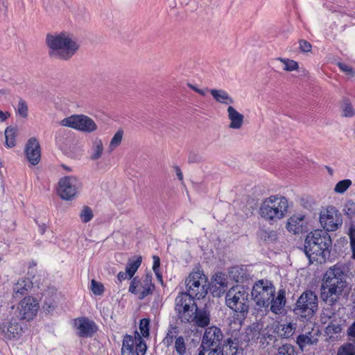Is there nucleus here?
I'll return each mask as SVG.
<instances>
[{
  "instance_id": "obj_1",
  "label": "nucleus",
  "mask_w": 355,
  "mask_h": 355,
  "mask_svg": "<svg viewBox=\"0 0 355 355\" xmlns=\"http://www.w3.org/2000/svg\"><path fill=\"white\" fill-rule=\"evenodd\" d=\"M349 267L345 263H337L323 275L320 297L327 305L336 304L341 297L348 295L350 287L347 282Z\"/></svg>"
},
{
  "instance_id": "obj_2",
  "label": "nucleus",
  "mask_w": 355,
  "mask_h": 355,
  "mask_svg": "<svg viewBox=\"0 0 355 355\" xmlns=\"http://www.w3.org/2000/svg\"><path fill=\"white\" fill-rule=\"evenodd\" d=\"M331 239L327 232L315 230L310 232L305 239L304 252L309 261L324 262L329 258Z\"/></svg>"
},
{
  "instance_id": "obj_3",
  "label": "nucleus",
  "mask_w": 355,
  "mask_h": 355,
  "mask_svg": "<svg viewBox=\"0 0 355 355\" xmlns=\"http://www.w3.org/2000/svg\"><path fill=\"white\" fill-rule=\"evenodd\" d=\"M46 44L50 56L64 60L71 58L79 48L77 41L66 33L48 35Z\"/></svg>"
},
{
  "instance_id": "obj_4",
  "label": "nucleus",
  "mask_w": 355,
  "mask_h": 355,
  "mask_svg": "<svg viewBox=\"0 0 355 355\" xmlns=\"http://www.w3.org/2000/svg\"><path fill=\"white\" fill-rule=\"evenodd\" d=\"M288 209V202L285 197L271 196L261 202L259 214L266 220L275 222L283 218Z\"/></svg>"
},
{
  "instance_id": "obj_5",
  "label": "nucleus",
  "mask_w": 355,
  "mask_h": 355,
  "mask_svg": "<svg viewBox=\"0 0 355 355\" xmlns=\"http://www.w3.org/2000/svg\"><path fill=\"white\" fill-rule=\"evenodd\" d=\"M225 304L234 312L244 315L249 309L248 289L241 285L232 286L226 293Z\"/></svg>"
},
{
  "instance_id": "obj_6",
  "label": "nucleus",
  "mask_w": 355,
  "mask_h": 355,
  "mask_svg": "<svg viewBox=\"0 0 355 355\" xmlns=\"http://www.w3.org/2000/svg\"><path fill=\"white\" fill-rule=\"evenodd\" d=\"M275 291V286L270 281L260 279L254 283L251 295L256 306L259 308H268Z\"/></svg>"
},
{
  "instance_id": "obj_7",
  "label": "nucleus",
  "mask_w": 355,
  "mask_h": 355,
  "mask_svg": "<svg viewBox=\"0 0 355 355\" xmlns=\"http://www.w3.org/2000/svg\"><path fill=\"white\" fill-rule=\"evenodd\" d=\"M187 295L198 299L203 298L207 293V278L199 271L192 272L185 281Z\"/></svg>"
},
{
  "instance_id": "obj_8",
  "label": "nucleus",
  "mask_w": 355,
  "mask_h": 355,
  "mask_svg": "<svg viewBox=\"0 0 355 355\" xmlns=\"http://www.w3.org/2000/svg\"><path fill=\"white\" fill-rule=\"evenodd\" d=\"M318 300L316 294L311 291H306L296 302L295 311L302 317H311L318 310Z\"/></svg>"
},
{
  "instance_id": "obj_9",
  "label": "nucleus",
  "mask_w": 355,
  "mask_h": 355,
  "mask_svg": "<svg viewBox=\"0 0 355 355\" xmlns=\"http://www.w3.org/2000/svg\"><path fill=\"white\" fill-rule=\"evenodd\" d=\"M147 346L141 336L135 332L134 336L126 334L122 341L121 355H145Z\"/></svg>"
},
{
  "instance_id": "obj_10",
  "label": "nucleus",
  "mask_w": 355,
  "mask_h": 355,
  "mask_svg": "<svg viewBox=\"0 0 355 355\" xmlns=\"http://www.w3.org/2000/svg\"><path fill=\"white\" fill-rule=\"evenodd\" d=\"M60 125L62 126L70 127L87 133L93 132L98 128L94 121L84 114H75L64 118L60 121Z\"/></svg>"
},
{
  "instance_id": "obj_11",
  "label": "nucleus",
  "mask_w": 355,
  "mask_h": 355,
  "mask_svg": "<svg viewBox=\"0 0 355 355\" xmlns=\"http://www.w3.org/2000/svg\"><path fill=\"white\" fill-rule=\"evenodd\" d=\"M193 298L186 293H180L175 298V310L182 322L186 323L197 307Z\"/></svg>"
},
{
  "instance_id": "obj_12",
  "label": "nucleus",
  "mask_w": 355,
  "mask_h": 355,
  "mask_svg": "<svg viewBox=\"0 0 355 355\" xmlns=\"http://www.w3.org/2000/svg\"><path fill=\"white\" fill-rule=\"evenodd\" d=\"M320 223L325 232L337 230L343 224V216L339 211L333 206H328L321 210Z\"/></svg>"
},
{
  "instance_id": "obj_13",
  "label": "nucleus",
  "mask_w": 355,
  "mask_h": 355,
  "mask_svg": "<svg viewBox=\"0 0 355 355\" xmlns=\"http://www.w3.org/2000/svg\"><path fill=\"white\" fill-rule=\"evenodd\" d=\"M80 187V182L74 176H67L61 178L58 182V193L63 200L73 199Z\"/></svg>"
},
{
  "instance_id": "obj_14",
  "label": "nucleus",
  "mask_w": 355,
  "mask_h": 355,
  "mask_svg": "<svg viewBox=\"0 0 355 355\" xmlns=\"http://www.w3.org/2000/svg\"><path fill=\"white\" fill-rule=\"evenodd\" d=\"M154 285L152 284V275H146L139 279L135 277L131 281L129 291L131 293L138 295L140 300L152 293Z\"/></svg>"
},
{
  "instance_id": "obj_15",
  "label": "nucleus",
  "mask_w": 355,
  "mask_h": 355,
  "mask_svg": "<svg viewBox=\"0 0 355 355\" xmlns=\"http://www.w3.org/2000/svg\"><path fill=\"white\" fill-rule=\"evenodd\" d=\"M223 334L220 329L211 326L207 328L205 331L200 345L201 349H215L220 348V343L223 340Z\"/></svg>"
},
{
  "instance_id": "obj_16",
  "label": "nucleus",
  "mask_w": 355,
  "mask_h": 355,
  "mask_svg": "<svg viewBox=\"0 0 355 355\" xmlns=\"http://www.w3.org/2000/svg\"><path fill=\"white\" fill-rule=\"evenodd\" d=\"M37 300L31 297H24L19 303L18 309L20 319L31 320L36 315L39 309Z\"/></svg>"
},
{
  "instance_id": "obj_17",
  "label": "nucleus",
  "mask_w": 355,
  "mask_h": 355,
  "mask_svg": "<svg viewBox=\"0 0 355 355\" xmlns=\"http://www.w3.org/2000/svg\"><path fill=\"white\" fill-rule=\"evenodd\" d=\"M74 326L77 330V335L83 338L92 337L97 330L95 323L86 318L76 319Z\"/></svg>"
},
{
  "instance_id": "obj_18",
  "label": "nucleus",
  "mask_w": 355,
  "mask_h": 355,
  "mask_svg": "<svg viewBox=\"0 0 355 355\" xmlns=\"http://www.w3.org/2000/svg\"><path fill=\"white\" fill-rule=\"evenodd\" d=\"M26 156L33 165H37L41 159L40 146L35 137L29 139L26 144Z\"/></svg>"
},
{
  "instance_id": "obj_19",
  "label": "nucleus",
  "mask_w": 355,
  "mask_h": 355,
  "mask_svg": "<svg viewBox=\"0 0 355 355\" xmlns=\"http://www.w3.org/2000/svg\"><path fill=\"white\" fill-rule=\"evenodd\" d=\"M307 220L302 214L293 215L288 219L286 229L295 234L306 232Z\"/></svg>"
},
{
  "instance_id": "obj_20",
  "label": "nucleus",
  "mask_w": 355,
  "mask_h": 355,
  "mask_svg": "<svg viewBox=\"0 0 355 355\" xmlns=\"http://www.w3.org/2000/svg\"><path fill=\"white\" fill-rule=\"evenodd\" d=\"M210 322V313L205 309H195L193 314H191V318L186 323H193L199 327H205L209 325Z\"/></svg>"
},
{
  "instance_id": "obj_21",
  "label": "nucleus",
  "mask_w": 355,
  "mask_h": 355,
  "mask_svg": "<svg viewBox=\"0 0 355 355\" xmlns=\"http://www.w3.org/2000/svg\"><path fill=\"white\" fill-rule=\"evenodd\" d=\"M270 310L276 315H280L283 313L286 305V291L284 289H279L277 293L271 297L270 300Z\"/></svg>"
},
{
  "instance_id": "obj_22",
  "label": "nucleus",
  "mask_w": 355,
  "mask_h": 355,
  "mask_svg": "<svg viewBox=\"0 0 355 355\" xmlns=\"http://www.w3.org/2000/svg\"><path fill=\"white\" fill-rule=\"evenodd\" d=\"M32 282L28 278H21L14 284L13 297L21 298L28 293V291L32 288Z\"/></svg>"
},
{
  "instance_id": "obj_23",
  "label": "nucleus",
  "mask_w": 355,
  "mask_h": 355,
  "mask_svg": "<svg viewBox=\"0 0 355 355\" xmlns=\"http://www.w3.org/2000/svg\"><path fill=\"white\" fill-rule=\"evenodd\" d=\"M227 111L228 119L230 121L229 128L236 130L240 129L243 124L244 116L232 106H229Z\"/></svg>"
},
{
  "instance_id": "obj_24",
  "label": "nucleus",
  "mask_w": 355,
  "mask_h": 355,
  "mask_svg": "<svg viewBox=\"0 0 355 355\" xmlns=\"http://www.w3.org/2000/svg\"><path fill=\"white\" fill-rule=\"evenodd\" d=\"M214 98L218 103L230 105L234 103L233 98L228 94V93L223 89H211L209 91Z\"/></svg>"
},
{
  "instance_id": "obj_25",
  "label": "nucleus",
  "mask_w": 355,
  "mask_h": 355,
  "mask_svg": "<svg viewBox=\"0 0 355 355\" xmlns=\"http://www.w3.org/2000/svg\"><path fill=\"white\" fill-rule=\"evenodd\" d=\"M317 342L318 339L312 332H308L306 334H300L297 338V343L302 350L306 346L313 345Z\"/></svg>"
},
{
  "instance_id": "obj_26",
  "label": "nucleus",
  "mask_w": 355,
  "mask_h": 355,
  "mask_svg": "<svg viewBox=\"0 0 355 355\" xmlns=\"http://www.w3.org/2000/svg\"><path fill=\"white\" fill-rule=\"evenodd\" d=\"M104 147L103 141L99 138H96L92 141L90 152V159L95 161L100 159L102 157Z\"/></svg>"
},
{
  "instance_id": "obj_27",
  "label": "nucleus",
  "mask_w": 355,
  "mask_h": 355,
  "mask_svg": "<svg viewBox=\"0 0 355 355\" xmlns=\"http://www.w3.org/2000/svg\"><path fill=\"white\" fill-rule=\"evenodd\" d=\"M326 327L328 334H339L343 329L344 320L340 316H336L335 319L329 321Z\"/></svg>"
},
{
  "instance_id": "obj_28",
  "label": "nucleus",
  "mask_w": 355,
  "mask_h": 355,
  "mask_svg": "<svg viewBox=\"0 0 355 355\" xmlns=\"http://www.w3.org/2000/svg\"><path fill=\"white\" fill-rule=\"evenodd\" d=\"M239 343L235 340L228 338L223 345L221 352L223 355H236L238 352Z\"/></svg>"
},
{
  "instance_id": "obj_29",
  "label": "nucleus",
  "mask_w": 355,
  "mask_h": 355,
  "mask_svg": "<svg viewBox=\"0 0 355 355\" xmlns=\"http://www.w3.org/2000/svg\"><path fill=\"white\" fill-rule=\"evenodd\" d=\"M2 331L8 338H12L21 333V328L17 323L10 322L3 326Z\"/></svg>"
},
{
  "instance_id": "obj_30",
  "label": "nucleus",
  "mask_w": 355,
  "mask_h": 355,
  "mask_svg": "<svg viewBox=\"0 0 355 355\" xmlns=\"http://www.w3.org/2000/svg\"><path fill=\"white\" fill-rule=\"evenodd\" d=\"M178 334L179 331L178 327L170 324L166 335L163 339V343L165 346L167 347H170L173 343V341L176 340V338L178 337Z\"/></svg>"
},
{
  "instance_id": "obj_31",
  "label": "nucleus",
  "mask_w": 355,
  "mask_h": 355,
  "mask_svg": "<svg viewBox=\"0 0 355 355\" xmlns=\"http://www.w3.org/2000/svg\"><path fill=\"white\" fill-rule=\"evenodd\" d=\"M17 135V130L12 127H8L5 130L6 144L10 147L15 146V137Z\"/></svg>"
},
{
  "instance_id": "obj_32",
  "label": "nucleus",
  "mask_w": 355,
  "mask_h": 355,
  "mask_svg": "<svg viewBox=\"0 0 355 355\" xmlns=\"http://www.w3.org/2000/svg\"><path fill=\"white\" fill-rule=\"evenodd\" d=\"M174 349L178 355H185L187 345L183 336H179L174 342Z\"/></svg>"
},
{
  "instance_id": "obj_33",
  "label": "nucleus",
  "mask_w": 355,
  "mask_h": 355,
  "mask_svg": "<svg viewBox=\"0 0 355 355\" xmlns=\"http://www.w3.org/2000/svg\"><path fill=\"white\" fill-rule=\"evenodd\" d=\"M123 131L122 130H119L112 138L109 146L108 151L109 153H112L116 147H118L123 139Z\"/></svg>"
},
{
  "instance_id": "obj_34",
  "label": "nucleus",
  "mask_w": 355,
  "mask_h": 355,
  "mask_svg": "<svg viewBox=\"0 0 355 355\" xmlns=\"http://www.w3.org/2000/svg\"><path fill=\"white\" fill-rule=\"evenodd\" d=\"M258 236L261 240L267 242H272L277 239V232L273 230H260Z\"/></svg>"
},
{
  "instance_id": "obj_35",
  "label": "nucleus",
  "mask_w": 355,
  "mask_h": 355,
  "mask_svg": "<svg viewBox=\"0 0 355 355\" xmlns=\"http://www.w3.org/2000/svg\"><path fill=\"white\" fill-rule=\"evenodd\" d=\"M141 258L140 257L137 258L136 260H130L128 261L125 270L128 271V273H129V279H131L133 277L141 265Z\"/></svg>"
},
{
  "instance_id": "obj_36",
  "label": "nucleus",
  "mask_w": 355,
  "mask_h": 355,
  "mask_svg": "<svg viewBox=\"0 0 355 355\" xmlns=\"http://www.w3.org/2000/svg\"><path fill=\"white\" fill-rule=\"evenodd\" d=\"M245 275V271L238 267L232 268L230 271V277L238 283L243 282Z\"/></svg>"
},
{
  "instance_id": "obj_37",
  "label": "nucleus",
  "mask_w": 355,
  "mask_h": 355,
  "mask_svg": "<svg viewBox=\"0 0 355 355\" xmlns=\"http://www.w3.org/2000/svg\"><path fill=\"white\" fill-rule=\"evenodd\" d=\"M336 316H339V315L335 312L333 308H324L321 315L322 322L326 324L332 319H335Z\"/></svg>"
},
{
  "instance_id": "obj_38",
  "label": "nucleus",
  "mask_w": 355,
  "mask_h": 355,
  "mask_svg": "<svg viewBox=\"0 0 355 355\" xmlns=\"http://www.w3.org/2000/svg\"><path fill=\"white\" fill-rule=\"evenodd\" d=\"M337 355H355V345L352 343L343 344L338 348Z\"/></svg>"
},
{
  "instance_id": "obj_39",
  "label": "nucleus",
  "mask_w": 355,
  "mask_h": 355,
  "mask_svg": "<svg viewBox=\"0 0 355 355\" xmlns=\"http://www.w3.org/2000/svg\"><path fill=\"white\" fill-rule=\"evenodd\" d=\"M342 111V115L345 117H352L355 114L354 109L348 99L343 101Z\"/></svg>"
},
{
  "instance_id": "obj_40",
  "label": "nucleus",
  "mask_w": 355,
  "mask_h": 355,
  "mask_svg": "<svg viewBox=\"0 0 355 355\" xmlns=\"http://www.w3.org/2000/svg\"><path fill=\"white\" fill-rule=\"evenodd\" d=\"M277 60L284 64V70L285 71H292L297 70L299 67L298 63L295 60L282 58H279Z\"/></svg>"
},
{
  "instance_id": "obj_41",
  "label": "nucleus",
  "mask_w": 355,
  "mask_h": 355,
  "mask_svg": "<svg viewBox=\"0 0 355 355\" xmlns=\"http://www.w3.org/2000/svg\"><path fill=\"white\" fill-rule=\"evenodd\" d=\"M297 352L294 346L285 344L279 347L276 355H297Z\"/></svg>"
},
{
  "instance_id": "obj_42",
  "label": "nucleus",
  "mask_w": 355,
  "mask_h": 355,
  "mask_svg": "<svg viewBox=\"0 0 355 355\" xmlns=\"http://www.w3.org/2000/svg\"><path fill=\"white\" fill-rule=\"evenodd\" d=\"M352 182L349 179L339 181L334 187V191L337 193H343L352 185Z\"/></svg>"
},
{
  "instance_id": "obj_43",
  "label": "nucleus",
  "mask_w": 355,
  "mask_h": 355,
  "mask_svg": "<svg viewBox=\"0 0 355 355\" xmlns=\"http://www.w3.org/2000/svg\"><path fill=\"white\" fill-rule=\"evenodd\" d=\"M296 329V324L288 323L282 326L281 334L285 338H290L293 335Z\"/></svg>"
},
{
  "instance_id": "obj_44",
  "label": "nucleus",
  "mask_w": 355,
  "mask_h": 355,
  "mask_svg": "<svg viewBox=\"0 0 355 355\" xmlns=\"http://www.w3.org/2000/svg\"><path fill=\"white\" fill-rule=\"evenodd\" d=\"M94 216L92 209L88 207L85 206L83 207V209L81 210L80 213V218L81 219V221L83 223H87L90 221Z\"/></svg>"
},
{
  "instance_id": "obj_45",
  "label": "nucleus",
  "mask_w": 355,
  "mask_h": 355,
  "mask_svg": "<svg viewBox=\"0 0 355 355\" xmlns=\"http://www.w3.org/2000/svg\"><path fill=\"white\" fill-rule=\"evenodd\" d=\"M28 108L26 102L23 99H20L17 105V113L21 118L26 119L28 116Z\"/></svg>"
},
{
  "instance_id": "obj_46",
  "label": "nucleus",
  "mask_w": 355,
  "mask_h": 355,
  "mask_svg": "<svg viewBox=\"0 0 355 355\" xmlns=\"http://www.w3.org/2000/svg\"><path fill=\"white\" fill-rule=\"evenodd\" d=\"M149 324L150 320L147 318H144L140 320L139 329L144 337H148L149 336Z\"/></svg>"
},
{
  "instance_id": "obj_47",
  "label": "nucleus",
  "mask_w": 355,
  "mask_h": 355,
  "mask_svg": "<svg viewBox=\"0 0 355 355\" xmlns=\"http://www.w3.org/2000/svg\"><path fill=\"white\" fill-rule=\"evenodd\" d=\"M91 289L94 295H101L104 291L103 286L102 284L92 279L91 282Z\"/></svg>"
},
{
  "instance_id": "obj_48",
  "label": "nucleus",
  "mask_w": 355,
  "mask_h": 355,
  "mask_svg": "<svg viewBox=\"0 0 355 355\" xmlns=\"http://www.w3.org/2000/svg\"><path fill=\"white\" fill-rule=\"evenodd\" d=\"M348 235L350 239V246L352 252V258L355 259V227L351 226L349 229Z\"/></svg>"
},
{
  "instance_id": "obj_49",
  "label": "nucleus",
  "mask_w": 355,
  "mask_h": 355,
  "mask_svg": "<svg viewBox=\"0 0 355 355\" xmlns=\"http://www.w3.org/2000/svg\"><path fill=\"white\" fill-rule=\"evenodd\" d=\"M199 355H223L220 348L202 349Z\"/></svg>"
},
{
  "instance_id": "obj_50",
  "label": "nucleus",
  "mask_w": 355,
  "mask_h": 355,
  "mask_svg": "<svg viewBox=\"0 0 355 355\" xmlns=\"http://www.w3.org/2000/svg\"><path fill=\"white\" fill-rule=\"evenodd\" d=\"M338 66L340 68V69L342 71L345 72L347 75H348L351 77L354 76V72L353 71V69L350 66H349L345 63H343V62L338 63Z\"/></svg>"
},
{
  "instance_id": "obj_51",
  "label": "nucleus",
  "mask_w": 355,
  "mask_h": 355,
  "mask_svg": "<svg viewBox=\"0 0 355 355\" xmlns=\"http://www.w3.org/2000/svg\"><path fill=\"white\" fill-rule=\"evenodd\" d=\"M214 280L216 284L220 285V286H227V279L224 275L222 273H216L214 276Z\"/></svg>"
},
{
  "instance_id": "obj_52",
  "label": "nucleus",
  "mask_w": 355,
  "mask_h": 355,
  "mask_svg": "<svg viewBox=\"0 0 355 355\" xmlns=\"http://www.w3.org/2000/svg\"><path fill=\"white\" fill-rule=\"evenodd\" d=\"M188 87L189 88H191V89H193V91H195L196 92H197L198 94L202 95V96H206L207 94L209 92V89L207 88H205V89H199L197 86L193 85V84H191V83H188Z\"/></svg>"
},
{
  "instance_id": "obj_53",
  "label": "nucleus",
  "mask_w": 355,
  "mask_h": 355,
  "mask_svg": "<svg viewBox=\"0 0 355 355\" xmlns=\"http://www.w3.org/2000/svg\"><path fill=\"white\" fill-rule=\"evenodd\" d=\"M300 48L303 52H309L311 50V44L309 42L302 40L300 41Z\"/></svg>"
},
{
  "instance_id": "obj_54",
  "label": "nucleus",
  "mask_w": 355,
  "mask_h": 355,
  "mask_svg": "<svg viewBox=\"0 0 355 355\" xmlns=\"http://www.w3.org/2000/svg\"><path fill=\"white\" fill-rule=\"evenodd\" d=\"M153 271L159 270L160 259H159V257L154 255L153 257Z\"/></svg>"
},
{
  "instance_id": "obj_55",
  "label": "nucleus",
  "mask_w": 355,
  "mask_h": 355,
  "mask_svg": "<svg viewBox=\"0 0 355 355\" xmlns=\"http://www.w3.org/2000/svg\"><path fill=\"white\" fill-rule=\"evenodd\" d=\"M117 279H119V282H121L126 279H129V273H128V271L126 270L125 272H120L117 275Z\"/></svg>"
},
{
  "instance_id": "obj_56",
  "label": "nucleus",
  "mask_w": 355,
  "mask_h": 355,
  "mask_svg": "<svg viewBox=\"0 0 355 355\" xmlns=\"http://www.w3.org/2000/svg\"><path fill=\"white\" fill-rule=\"evenodd\" d=\"M174 169H175V172L176 175L178 176V179L180 180H183V174H182V172L181 169L180 168V167L175 166Z\"/></svg>"
},
{
  "instance_id": "obj_57",
  "label": "nucleus",
  "mask_w": 355,
  "mask_h": 355,
  "mask_svg": "<svg viewBox=\"0 0 355 355\" xmlns=\"http://www.w3.org/2000/svg\"><path fill=\"white\" fill-rule=\"evenodd\" d=\"M10 116V114L7 112H4L1 110H0V121H6L8 116Z\"/></svg>"
},
{
  "instance_id": "obj_58",
  "label": "nucleus",
  "mask_w": 355,
  "mask_h": 355,
  "mask_svg": "<svg viewBox=\"0 0 355 355\" xmlns=\"http://www.w3.org/2000/svg\"><path fill=\"white\" fill-rule=\"evenodd\" d=\"M154 272H155V275H156V276H157V279H159L162 280V275H161V274H160V272H159V270H156V271H154Z\"/></svg>"
},
{
  "instance_id": "obj_59",
  "label": "nucleus",
  "mask_w": 355,
  "mask_h": 355,
  "mask_svg": "<svg viewBox=\"0 0 355 355\" xmlns=\"http://www.w3.org/2000/svg\"><path fill=\"white\" fill-rule=\"evenodd\" d=\"M196 156H194V157H189V162H196Z\"/></svg>"
},
{
  "instance_id": "obj_60",
  "label": "nucleus",
  "mask_w": 355,
  "mask_h": 355,
  "mask_svg": "<svg viewBox=\"0 0 355 355\" xmlns=\"http://www.w3.org/2000/svg\"><path fill=\"white\" fill-rule=\"evenodd\" d=\"M61 166H62L63 168H64L65 170H67V171H71L70 168H69L68 166H65L64 164H62V165H61Z\"/></svg>"
}]
</instances>
